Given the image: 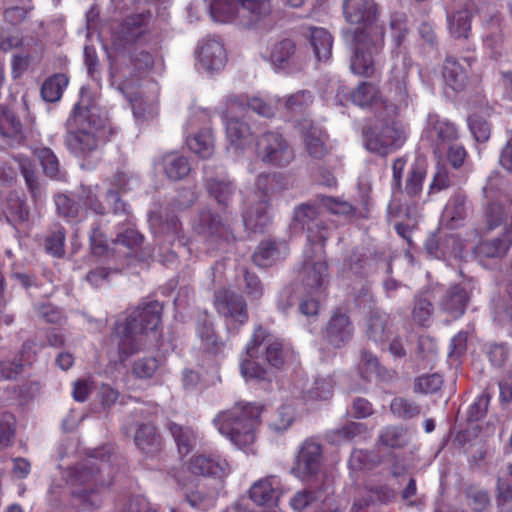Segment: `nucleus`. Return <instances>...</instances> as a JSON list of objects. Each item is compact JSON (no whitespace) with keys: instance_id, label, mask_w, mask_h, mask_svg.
Here are the masks:
<instances>
[{"instance_id":"3","label":"nucleus","mask_w":512,"mask_h":512,"mask_svg":"<svg viewBox=\"0 0 512 512\" xmlns=\"http://www.w3.org/2000/svg\"><path fill=\"white\" fill-rule=\"evenodd\" d=\"M262 406L251 402H237L233 407L220 411L213 423L219 433L238 448L253 444L260 424Z\"/></svg>"},{"instance_id":"35","label":"nucleus","mask_w":512,"mask_h":512,"mask_svg":"<svg viewBox=\"0 0 512 512\" xmlns=\"http://www.w3.org/2000/svg\"><path fill=\"white\" fill-rule=\"evenodd\" d=\"M287 245L284 242L263 241L252 256L253 262L259 267L272 265L287 254Z\"/></svg>"},{"instance_id":"38","label":"nucleus","mask_w":512,"mask_h":512,"mask_svg":"<svg viewBox=\"0 0 512 512\" xmlns=\"http://www.w3.org/2000/svg\"><path fill=\"white\" fill-rule=\"evenodd\" d=\"M425 176V161L423 159H416L408 170L404 188H401L399 191L410 198L418 197L422 193Z\"/></svg>"},{"instance_id":"27","label":"nucleus","mask_w":512,"mask_h":512,"mask_svg":"<svg viewBox=\"0 0 512 512\" xmlns=\"http://www.w3.org/2000/svg\"><path fill=\"white\" fill-rule=\"evenodd\" d=\"M365 333L374 343H384L393 334L390 316L379 310L371 312L366 320Z\"/></svg>"},{"instance_id":"8","label":"nucleus","mask_w":512,"mask_h":512,"mask_svg":"<svg viewBox=\"0 0 512 512\" xmlns=\"http://www.w3.org/2000/svg\"><path fill=\"white\" fill-rule=\"evenodd\" d=\"M215 308L228 328L236 331L248 322L249 314L244 298L233 290L220 289L215 293Z\"/></svg>"},{"instance_id":"19","label":"nucleus","mask_w":512,"mask_h":512,"mask_svg":"<svg viewBox=\"0 0 512 512\" xmlns=\"http://www.w3.org/2000/svg\"><path fill=\"white\" fill-rule=\"evenodd\" d=\"M203 173L209 194L213 196L219 204L228 205L233 196L234 187L223 171L215 173L214 165L209 163L203 166Z\"/></svg>"},{"instance_id":"64","label":"nucleus","mask_w":512,"mask_h":512,"mask_svg":"<svg viewBox=\"0 0 512 512\" xmlns=\"http://www.w3.org/2000/svg\"><path fill=\"white\" fill-rule=\"evenodd\" d=\"M497 505L501 512H512V485L504 479L497 481Z\"/></svg>"},{"instance_id":"17","label":"nucleus","mask_w":512,"mask_h":512,"mask_svg":"<svg viewBox=\"0 0 512 512\" xmlns=\"http://www.w3.org/2000/svg\"><path fill=\"white\" fill-rule=\"evenodd\" d=\"M270 59L275 67L288 72L299 71L304 66L302 57L296 51V44L289 38H284L271 47Z\"/></svg>"},{"instance_id":"57","label":"nucleus","mask_w":512,"mask_h":512,"mask_svg":"<svg viewBox=\"0 0 512 512\" xmlns=\"http://www.w3.org/2000/svg\"><path fill=\"white\" fill-rule=\"evenodd\" d=\"M66 233L62 226H56L45 239V250L54 257L60 258L65 254Z\"/></svg>"},{"instance_id":"42","label":"nucleus","mask_w":512,"mask_h":512,"mask_svg":"<svg viewBox=\"0 0 512 512\" xmlns=\"http://www.w3.org/2000/svg\"><path fill=\"white\" fill-rule=\"evenodd\" d=\"M189 149L200 158L207 159L214 153V137L211 129H203L187 139Z\"/></svg>"},{"instance_id":"61","label":"nucleus","mask_w":512,"mask_h":512,"mask_svg":"<svg viewBox=\"0 0 512 512\" xmlns=\"http://www.w3.org/2000/svg\"><path fill=\"white\" fill-rule=\"evenodd\" d=\"M57 213L68 221L74 220L79 216V204L65 194L56 195L54 198Z\"/></svg>"},{"instance_id":"14","label":"nucleus","mask_w":512,"mask_h":512,"mask_svg":"<svg viewBox=\"0 0 512 512\" xmlns=\"http://www.w3.org/2000/svg\"><path fill=\"white\" fill-rule=\"evenodd\" d=\"M474 289L472 279H464L461 283L453 284L446 289L439 300V308L452 319L464 315Z\"/></svg>"},{"instance_id":"34","label":"nucleus","mask_w":512,"mask_h":512,"mask_svg":"<svg viewBox=\"0 0 512 512\" xmlns=\"http://www.w3.org/2000/svg\"><path fill=\"white\" fill-rule=\"evenodd\" d=\"M162 167L167 178L172 181L183 180L192 171L188 158L178 153L164 155L162 158Z\"/></svg>"},{"instance_id":"62","label":"nucleus","mask_w":512,"mask_h":512,"mask_svg":"<svg viewBox=\"0 0 512 512\" xmlns=\"http://www.w3.org/2000/svg\"><path fill=\"white\" fill-rule=\"evenodd\" d=\"M433 311L434 307L432 302L423 294H419L415 297L412 317L416 323L425 325L431 318Z\"/></svg>"},{"instance_id":"31","label":"nucleus","mask_w":512,"mask_h":512,"mask_svg":"<svg viewBox=\"0 0 512 512\" xmlns=\"http://www.w3.org/2000/svg\"><path fill=\"white\" fill-rule=\"evenodd\" d=\"M149 18L150 13L148 11L127 16L118 31L120 37L127 43L136 41L145 32Z\"/></svg>"},{"instance_id":"7","label":"nucleus","mask_w":512,"mask_h":512,"mask_svg":"<svg viewBox=\"0 0 512 512\" xmlns=\"http://www.w3.org/2000/svg\"><path fill=\"white\" fill-rule=\"evenodd\" d=\"M256 153L262 162L274 167H286L295 158L288 141L275 131L265 132L257 138Z\"/></svg>"},{"instance_id":"55","label":"nucleus","mask_w":512,"mask_h":512,"mask_svg":"<svg viewBox=\"0 0 512 512\" xmlns=\"http://www.w3.org/2000/svg\"><path fill=\"white\" fill-rule=\"evenodd\" d=\"M90 250L91 253L96 257L110 258L114 255V248L107 244L105 235L100 230L99 226L96 225L91 229L89 235Z\"/></svg>"},{"instance_id":"15","label":"nucleus","mask_w":512,"mask_h":512,"mask_svg":"<svg viewBox=\"0 0 512 512\" xmlns=\"http://www.w3.org/2000/svg\"><path fill=\"white\" fill-rule=\"evenodd\" d=\"M195 54L199 69L207 73L222 70L228 60L224 45L215 38H208L200 42Z\"/></svg>"},{"instance_id":"32","label":"nucleus","mask_w":512,"mask_h":512,"mask_svg":"<svg viewBox=\"0 0 512 512\" xmlns=\"http://www.w3.org/2000/svg\"><path fill=\"white\" fill-rule=\"evenodd\" d=\"M426 135L435 143L448 142L457 138V130L453 123L441 119L438 115H429Z\"/></svg>"},{"instance_id":"25","label":"nucleus","mask_w":512,"mask_h":512,"mask_svg":"<svg viewBox=\"0 0 512 512\" xmlns=\"http://www.w3.org/2000/svg\"><path fill=\"white\" fill-rule=\"evenodd\" d=\"M271 0H240L239 25L252 27L271 15Z\"/></svg>"},{"instance_id":"33","label":"nucleus","mask_w":512,"mask_h":512,"mask_svg":"<svg viewBox=\"0 0 512 512\" xmlns=\"http://www.w3.org/2000/svg\"><path fill=\"white\" fill-rule=\"evenodd\" d=\"M424 249L431 258L457 257L461 252V243L454 236H447L442 243L435 236H430L425 241Z\"/></svg>"},{"instance_id":"20","label":"nucleus","mask_w":512,"mask_h":512,"mask_svg":"<svg viewBox=\"0 0 512 512\" xmlns=\"http://www.w3.org/2000/svg\"><path fill=\"white\" fill-rule=\"evenodd\" d=\"M192 229L206 238L222 237L228 230L222 217L211 209L204 208L192 220Z\"/></svg>"},{"instance_id":"4","label":"nucleus","mask_w":512,"mask_h":512,"mask_svg":"<svg viewBox=\"0 0 512 512\" xmlns=\"http://www.w3.org/2000/svg\"><path fill=\"white\" fill-rule=\"evenodd\" d=\"M349 35L354 44L351 71L359 76H373L379 67L377 56L383 47L384 38L377 41L365 31H352Z\"/></svg>"},{"instance_id":"29","label":"nucleus","mask_w":512,"mask_h":512,"mask_svg":"<svg viewBox=\"0 0 512 512\" xmlns=\"http://www.w3.org/2000/svg\"><path fill=\"white\" fill-rule=\"evenodd\" d=\"M23 140L20 121L5 106L0 105V141L3 145L18 146Z\"/></svg>"},{"instance_id":"56","label":"nucleus","mask_w":512,"mask_h":512,"mask_svg":"<svg viewBox=\"0 0 512 512\" xmlns=\"http://www.w3.org/2000/svg\"><path fill=\"white\" fill-rule=\"evenodd\" d=\"M390 410L398 418L411 419L420 414L421 407L414 401L396 397L390 403Z\"/></svg>"},{"instance_id":"2","label":"nucleus","mask_w":512,"mask_h":512,"mask_svg":"<svg viewBox=\"0 0 512 512\" xmlns=\"http://www.w3.org/2000/svg\"><path fill=\"white\" fill-rule=\"evenodd\" d=\"M106 120L94 107L77 104L66 121L65 145L76 158L87 160L104 140Z\"/></svg>"},{"instance_id":"21","label":"nucleus","mask_w":512,"mask_h":512,"mask_svg":"<svg viewBox=\"0 0 512 512\" xmlns=\"http://www.w3.org/2000/svg\"><path fill=\"white\" fill-rule=\"evenodd\" d=\"M190 470L198 475L223 477L230 473L231 468L228 461L220 455L200 454L192 457Z\"/></svg>"},{"instance_id":"49","label":"nucleus","mask_w":512,"mask_h":512,"mask_svg":"<svg viewBox=\"0 0 512 512\" xmlns=\"http://www.w3.org/2000/svg\"><path fill=\"white\" fill-rule=\"evenodd\" d=\"M471 13L468 9L448 13L447 21L451 35L455 38H467L470 31Z\"/></svg>"},{"instance_id":"26","label":"nucleus","mask_w":512,"mask_h":512,"mask_svg":"<svg viewBox=\"0 0 512 512\" xmlns=\"http://www.w3.org/2000/svg\"><path fill=\"white\" fill-rule=\"evenodd\" d=\"M281 481L271 475L256 481L249 490L250 498L257 505L274 503L281 494Z\"/></svg>"},{"instance_id":"23","label":"nucleus","mask_w":512,"mask_h":512,"mask_svg":"<svg viewBox=\"0 0 512 512\" xmlns=\"http://www.w3.org/2000/svg\"><path fill=\"white\" fill-rule=\"evenodd\" d=\"M301 133L305 150L310 157L322 159L328 154L327 135L321 128L305 121L301 125Z\"/></svg>"},{"instance_id":"11","label":"nucleus","mask_w":512,"mask_h":512,"mask_svg":"<svg viewBox=\"0 0 512 512\" xmlns=\"http://www.w3.org/2000/svg\"><path fill=\"white\" fill-rule=\"evenodd\" d=\"M365 146L380 155H386L401 147L406 135L402 128L392 125H375L364 131Z\"/></svg>"},{"instance_id":"54","label":"nucleus","mask_w":512,"mask_h":512,"mask_svg":"<svg viewBox=\"0 0 512 512\" xmlns=\"http://www.w3.org/2000/svg\"><path fill=\"white\" fill-rule=\"evenodd\" d=\"M33 310L36 317L48 324L62 325L66 322V316L59 307L50 303H35Z\"/></svg>"},{"instance_id":"59","label":"nucleus","mask_w":512,"mask_h":512,"mask_svg":"<svg viewBox=\"0 0 512 512\" xmlns=\"http://www.w3.org/2000/svg\"><path fill=\"white\" fill-rule=\"evenodd\" d=\"M378 97V89L375 85L362 82L351 92L352 102L358 106L365 107L372 104Z\"/></svg>"},{"instance_id":"6","label":"nucleus","mask_w":512,"mask_h":512,"mask_svg":"<svg viewBox=\"0 0 512 512\" xmlns=\"http://www.w3.org/2000/svg\"><path fill=\"white\" fill-rule=\"evenodd\" d=\"M250 356H265L263 359L272 367H281L290 353V348L281 339L262 326L255 327L247 343Z\"/></svg>"},{"instance_id":"30","label":"nucleus","mask_w":512,"mask_h":512,"mask_svg":"<svg viewBox=\"0 0 512 512\" xmlns=\"http://www.w3.org/2000/svg\"><path fill=\"white\" fill-rule=\"evenodd\" d=\"M243 222L247 230L262 232L270 223L268 199L251 204L244 213Z\"/></svg>"},{"instance_id":"45","label":"nucleus","mask_w":512,"mask_h":512,"mask_svg":"<svg viewBox=\"0 0 512 512\" xmlns=\"http://www.w3.org/2000/svg\"><path fill=\"white\" fill-rule=\"evenodd\" d=\"M263 356H250L245 350L240 364V371L245 379L269 380L270 371L259 361Z\"/></svg>"},{"instance_id":"12","label":"nucleus","mask_w":512,"mask_h":512,"mask_svg":"<svg viewBox=\"0 0 512 512\" xmlns=\"http://www.w3.org/2000/svg\"><path fill=\"white\" fill-rule=\"evenodd\" d=\"M328 267L324 259V247L304 251V263L300 272L303 285L311 292L321 291L328 281Z\"/></svg>"},{"instance_id":"37","label":"nucleus","mask_w":512,"mask_h":512,"mask_svg":"<svg viewBox=\"0 0 512 512\" xmlns=\"http://www.w3.org/2000/svg\"><path fill=\"white\" fill-rule=\"evenodd\" d=\"M309 43L318 61H327L332 55L333 39L330 33L322 27L309 28Z\"/></svg>"},{"instance_id":"58","label":"nucleus","mask_w":512,"mask_h":512,"mask_svg":"<svg viewBox=\"0 0 512 512\" xmlns=\"http://www.w3.org/2000/svg\"><path fill=\"white\" fill-rule=\"evenodd\" d=\"M33 9L32 2L26 4L6 5L3 4V8H0V12L3 14L4 21L17 26L25 21L28 14Z\"/></svg>"},{"instance_id":"22","label":"nucleus","mask_w":512,"mask_h":512,"mask_svg":"<svg viewBox=\"0 0 512 512\" xmlns=\"http://www.w3.org/2000/svg\"><path fill=\"white\" fill-rule=\"evenodd\" d=\"M353 325L344 313H334L325 328V338L334 347H341L350 341Z\"/></svg>"},{"instance_id":"46","label":"nucleus","mask_w":512,"mask_h":512,"mask_svg":"<svg viewBox=\"0 0 512 512\" xmlns=\"http://www.w3.org/2000/svg\"><path fill=\"white\" fill-rule=\"evenodd\" d=\"M13 160L17 163L22 176L25 179L26 185L34 200L41 198L42 192L38 177L35 173L31 160L23 155L13 156Z\"/></svg>"},{"instance_id":"1","label":"nucleus","mask_w":512,"mask_h":512,"mask_svg":"<svg viewBox=\"0 0 512 512\" xmlns=\"http://www.w3.org/2000/svg\"><path fill=\"white\" fill-rule=\"evenodd\" d=\"M162 310L158 301H151L138 306L123 322L115 324L111 342L118 348L120 362L144 348L148 332L155 331L160 324Z\"/></svg>"},{"instance_id":"51","label":"nucleus","mask_w":512,"mask_h":512,"mask_svg":"<svg viewBox=\"0 0 512 512\" xmlns=\"http://www.w3.org/2000/svg\"><path fill=\"white\" fill-rule=\"evenodd\" d=\"M67 85L68 78L66 75L55 74L42 84L41 96L47 102L58 101Z\"/></svg>"},{"instance_id":"36","label":"nucleus","mask_w":512,"mask_h":512,"mask_svg":"<svg viewBox=\"0 0 512 512\" xmlns=\"http://www.w3.org/2000/svg\"><path fill=\"white\" fill-rule=\"evenodd\" d=\"M277 99H274V102H277ZM247 106L250 110L257 113L263 117H273L276 112V106L273 104V100L266 101L259 97L253 98H244L233 96L228 99V107L231 111H234L236 108H243Z\"/></svg>"},{"instance_id":"13","label":"nucleus","mask_w":512,"mask_h":512,"mask_svg":"<svg viewBox=\"0 0 512 512\" xmlns=\"http://www.w3.org/2000/svg\"><path fill=\"white\" fill-rule=\"evenodd\" d=\"M322 446L314 439H306L299 447L293 473L302 481H310L320 471Z\"/></svg>"},{"instance_id":"48","label":"nucleus","mask_w":512,"mask_h":512,"mask_svg":"<svg viewBox=\"0 0 512 512\" xmlns=\"http://www.w3.org/2000/svg\"><path fill=\"white\" fill-rule=\"evenodd\" d=\"M366 431L364 424L359 422H348L345 425L333 429L327 433V439L332 444L340 445L353 440Z\"/></svg>"},{"instance_id":"60","label":"nucleus","mask_w":512,"mask_h":512,"mask_svg":"<svg viewBox=\"0 0 512 512\" xmlns=\"http://www.w3.org/2000/svg\"><path fill=\"white\" fill-rule=\"evenodd\" d=\"M359 372L362 378L367 381H371L381 376L382 367L376 356L364 351L361 354V360L359 364Z\"/></svg>"},{"instance_id":"28","label":"nucleus","mask_w":512,"mask_h":512,"mask_svg":"<svg viewBox=\"0 0 512 512\" xmlns=\"http://www.w3.org/2000/svg\"><path fill=\"white\" fill-rule=\"evenodd\" d=\"M150 227L155 235H163L169 242L182 240L183 229L177 216L166 213L164 216L152 213L149 218Z\"/></svg>"},{"instance_id":"41","label":"nucleus","mask_w":512,"mask_h":512,"mask_svg":"<svg viewBox=\"0 0 512 512\" xmlns=\"http://www.w3.org/2000/svg\"><path fill=\"white\" fill-rule=\"evenodd\" d=\"M168 429L177 445L179 454L182 456L189 454L195 446L196 433L190 427L174 422L169 423Z\"/></svg>"},{"instance_id":"47","label":"nucleus","mask_w":512,"mask_h":512,"mask_svg":"<svg viewBox=\"0 0 512 512\" xmlns=\"http://www.w3.org/2000/svg\"><path fill=\"white\" fill-rule=\"evenodd\" d=\"M197 334L206 351L211 353H218L221 351L223 344L218 341V337L213 329V324L206 315L198 320Z\"/></svg>"},{"instance_id":"40","label":"nucleus","mask_w":512,"mask_h":512,"mask_svg":"<svg viewBox=\"0 0 512 512\" xmlns=\"http://www.w3.org/2000/svg\"><path fill=\"white\" fill-rule=\"evenodd\" d=\"M443 78L449 87L454 91H461L465 88L468 77L466 71L452 57H447L443 66Z\"/></svg>"},{"instance_id":"10","label":"nucleus","mask_w":512,"mask_h":512,"mask_svg":"<svg viewBox=\"0 0 512 512\" xmlns=\"http://www.w3.org/2000/svg\"><path fill=\"white\" fill-rule=\"evenodd\" d=\"M294 219L306 230L307 241L317 247H324L335 229L334 225L326 223L319 217L317 207L312 204L298 206L294 211Z\"/></svg>"},{"instance_id":"53","label":"nucleus","mask_w":512,"mask_h":512,"mask_svg":"<svg viewBox=\"0 0 512 512\" xmlns=\"http://www.w3.org/2000/svg\"><path fill=\"white\" fill-rule=\"evenodd\" d=\"M143 242V236L131 223L122 224L118 228L113 244H120L129 250L139 247Z\"/></svg>"},{"instance_id":"44","label":"nucleus","mask_w":512,"mask_h":512,"mask_svg":"<svg viewBox=\"0 0 512 512\" xmlns=\"http://www.w3.org/2000/svg\"><path fill=\"white\" fill-rule=\"evenodd\" d=\"M131 61L135 69L140 72H149L155 69L161 73L164 69L162 57L158 53H150L144 49L136 48L132 55Z\"/></svg>"},{"instance_id":"5","label":"nucleus","mask_w":512,"mask_h":512,"mask_svg":"<svg viewBox=\"0 0 512 512\" xmlns=\"http://www.w3.org/2000/svg\"><path fill=\"white\" fill-rule=\"evenodd\" d=\"M343 14L347 22L360 25L353 31H365L378 41L384 38L379 23V8L375 0H343Z\"/></svg>"},{"instance_id":"16","label":"nucleus","mask_w":512,"mask_h":512,"mask_svg":"<svg viewBox=\"0 0 512 512\" xmlns=\"http://www.w3.org/2000/svg\"><path fill=\"white\" fill-rule=\"evenodd\" d=\"M133 441L137 450L146 458H155L163 449V441L152 422L134 423Z\"/></svg>"},{"instance_id":"18","label":"nucleus","mask_w":512,"mask_h":512,"mask_svg":"<svg viewBox=\"0 0 512 512\" xmlns=\"http://www.w3.org/2000/svg\"><path fill=\"white\" fill-rule=\"evenodd\" d=\"M392 59L393 64L390 70L389 83L395 89L397 101L405 103L408 96L407 83L412 60L406 50L394 53Z\"/></svg>"},{"instance_id":"39","label":"nucleus","mask_w":512,"mask_h":512,"mask_svg":"<svg viewBox=\"0 0 512 512\" xmlns=\"http://www.w3.org/2000/svg\"><path fill=\"white\" fill-rule=\"evenodd\" d=\"M470 204L463 194H456L450 198L444 209V217L448 220L450 228H457L467 218Z\"/></svg>"},{"instance_id":"9","label":"nucleus","mask_w":512,"mask_h":512,"mask_svg":"<svg viewBox=\"0 0 512 512\" xmlns=\"http://www.w3.org/2000/svg\"><path fill=\"white\" fill-rule=\"evenodd\" d=\"M98 457V455L93 456L70 469L67 474V482L71 485H83L92 482L108 487L112 482L111 460L110 458L107 460L100 459L98 462Z\"/></svg>"},{"instance_id":"24","label":"nucleus","mask_w":512,"mask_h":512,"mask_svg":"<svg viewBox=\"0 0 512 512\" xmlns=\"http://www.w3.org/2000/svg\"><path fill=\"white\" fill-rule=\"evenodd\" d=\"M232 112L227 106V111L223 114L226 137L232 147L236 150H243L251 143L252 132L246 122L237 117L230 116L229 114Z\"/></svg>"},{"instance_id":"52","label":"nucleus","mask_w":512,"mask_h":512,"mask_svg":"<svg viewBox=\"0 0 512 512\" xmlns=\"http://www.w3.org/2000/svg\"><path fill=\"white\" fill-rule=\"evenodd\" d=\"M313 101L314 96L309 90H299L286 98L284 107L289 114H299L305 112Z\"/></svg>"},{"instance_id":"43","label":"nucleus","mask_w":512,"mask_h":512,"mask_svg":"<svg viewBox=\"0 0 512 512\" xmlns=\"http://www.w3.org/2000/svg\"><path fill=\"white\" fill-rule=\"evenodd\" d=\"M512 245V236L509 233L503 238L481 242L475 247V251L479 257L499 258L504 256Z\"/></svg>"},{"instance_id":"63","label":"nucleus","mask_w":512,"mask_h":512,"mask_svg":"<svg viewBox=\"0 0 512 512\" xmlns=\"http://www.w3.org/2000/svg\"><path fill=\"white\" fill-rule=\"evenodd\" d=\"M6 209L18 221L24 222L29 218V208L17 192H11L7 196Z\"/></svg>"},{"instance_id":"50","label":"nucleus","mask_w":512,"mask_h":512,"mask_svg":"<svg viewBox=\"0 0 512 512\" xmlns=\"http://www.w3.org/2000/svg\"><path fill=\"white\" fill-rule=\"evenodd\" d=\"M34 155L39 159L44 173L53 179L61 178L60 164L55 153L48 147H35Z\"/></svg>"}]
</instances>
